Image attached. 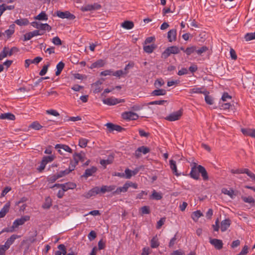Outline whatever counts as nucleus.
<instances>
[{"label":"nucleus","mask_w":255,"mask_h":255,"mask_svg":"<svg viewBox=\"0 0 255 255\" xmlns=\"http://www.w3.org/2000/svg\"><path fill=\"white\" fill-rule=\"evenodd\" d=\"M199 173H201L204 180H207L209 179L208 173L205 168L201 166L198 165L195 163L194 166L191 168L190 172V176L194 179L198 180L199 178Z\"/></svg>","instance_id":"obj_1"},{"label":"nucleus","mask_w":255,"mask_h":255,"mask_svg":"<svg viewBox=\"0 0 255 255\" xmlns=\"http://www.w3.org/2000/svg\"><path fill=\"white\" fill-rule=\"evenodd\" d=\"M83 158V155L80 153H76L73 155V160L70 162V165L68 169L65 170L61 171L65 175L69 174L70 172L74 170L76 166L78 164L79 160H82Z\"/></svg>","instance_id":"obj_2"},{"label":"nucleus","mask_w":255,"mask_h":255,"mask_svg":"<svg viewBox=\"0 0 255 255\" xmlns=\"http://www.w3.org/2000/svg\"><path fill=\"white\" fill-rule=\"evenodd\" d=\"M19 237V236L12 235L7 239L4 245H0V255H5V252L10 248V246L13 244L15 240Z\"/></svg>","instance_id":"obj_3"},{"label":"nucleus","mask_w":255,"mask_h":255,"mask_svg":"<svg viewBox=\"0 0 255 255\" xmlns=\"http://www.w3.org/2000/svg\"><path fill=\"white\" fill-rule=\"evenodd\" d=\"M180 52L179 48L176 46L167 47L162 53L161 57L164 59L168 58L171 54H177Z\"/></svg>","instance_id":"obj_4"},{"label":"nucleus","mask_w":255,"mask_h":255,"mask_svg":"<svg viewBox=\"0 0 255 255\" xmlns=\"http://www.w3.org/2000/svg\"><path fill=\"white\" fill-rule=\"evenodd\" d=\"M102 101L103 103L105 105L113 106L120 103L125 102V101L124 99H119L114 97H111L103 99Z\"/></svg>","instance_id":"obj_5"},{"label":"nucleus","mask_w":255,"mask_h":255,"mask_svg":"<svg viewBox=\"0 0 255 255\" xmlns=\"http://www.w3.org/2000/svg\"><path fill=\"white\" fill-rule=\"evenodd\" d=\"M182 115V112L181 110H178L176 112H174L170 114H169L168 116H167L165 119L170 121L173 122L175 121H177L180 119L181 116Z\"/></svg>","instance_id":"obj_6"},{"label":"nucleus","mask_w":255,"mask_h":255,"mask_svg":"<svg viewBox=\"0 0 255 255\" xmlns=\"http://www.w3.org/2000/svg\"><path fill=\"white\" fill-rule=\"evenodd\" d=\"M55 148L57 149L58 152L61 155L64 154L63 151L70 153L72 152V149L68 145L64 144H57L55 146Z\"/></svg>","instance_id":"obj_7"},{"label":"nucleus","mask_w":255,"mask_h":255,"mask_svg":"<svg viewBox=\"0 0 255 255\" xmlns=\"http://www.w3.org/2000/svg\"><path fill=\"white\" fill-rule=\"evenodd\" d=\"M30 217L29 216H24L20 218L16 219L13 223L12 228H16L19 226L23 225L26 221L29 220Z\"/></svg>","instance_id":"obj_8"},{"label":"nucleus","mask_w":255,"mask_h":255,"mask_svg":"<svg viewBox=\"0 0 255 255\" xmlns=\"http://www.w3.org/2000/svg\"><path fill=\"white\" fill-rule=\"evenodd\" d=\"M31 24L33 27L42 30H47L49 31L51 29V27L47 23H41L39 22L34 21L31 22Z\"/></svg>","instance_id":"obj_9"},{"label":"nucleus","mask_w":255,"mask_h":255,"mask_svg":"<svg viewBox=\"0 0 255 255\" xmlns=\"http://www.w3.org/2000/svg\"><path fill=\"white\" fill-rule=\"evenodd\" d=\"M122 117L123 119L126 120H136L138 118L137 114L132 112H125L122 113Z\"/></svg>","instance_id":"obj_10"},{"label":"nucleus","mask_w":255,"mask_h":255,"mask_svg":"<svg viewBox=\"0 0 255 255\" xmlns=\"http://www.w3.org/2000/svg\"><path fill=\"white\" fill-rule=\"evenodd\" d=\"M101 194L100 188L99 187H95L90 190L89 191L85 192L83 195L84 197L88 199L91 197L95 196L96 195Z\"/></svg>","instance_id":"obj_11"},{"label":"nucleus","mask_w":255,"mask_h":255,"mask_svg":"<svg viewBox=\"0 0 255 255\" xmlns=\"http://www.w3.org/2000/svg\"><path fill=\"white\" fill-rule=\"evenodd\" d=\"M56 15L57 16L61 18H67L69 19H74L75 16L73 14H71L68 11H57L56 12Z\"/></svg>","instance_id":"obj_12"},{"label":"nucleus","mask_w":255,"mask_h":255,"mask_svg":"<svg viewBox=\"0 0 255 255\" xmlns=\"http://www.w3.org/2000/svg\"><path fill=\"white\" fill-rule=\"evenodd\" d=\"M101 8V5L97 3H95L93 4H87L85 6L81 7V9L82 11H88L93 10H97Z\"/></svg>","instance_id":"obj_13"},{"label":"nucleus","mask_w":255,"mask_h":255,"mask_svg":"<svg viewBox=\"0 0 255 255\" xmlns=\"http://www.w3.org/2000/svg\"><path fill=\"white\" fill-rule=\"evenodd\" d=\"M149 152V149L145 146H142L138 147L135 151V155L137 157H139L141 156V153H142L145 154Z\"/></svg>","instance_id":"obj_14"},{"label":"nucleus","mask_w":255,"mask_h":255,"mask_svg":"<svg viewBox=\"0 0 255 255\" xmlns=\"http://www.w3.org/2000/svg\"><path fill=\"white\" fill-rule=\"evenodd\" d=\"M210 243L217 250H220L223 248V244L221 240L216 239H211Z\"/></svg>","instance_id":"obj_15"},{"label":"nucleus","mask_w":255,"mask_h":255,"mask_svg":"<svg viewBox=\"0 0 255 255\" xmlns=\"http://www.w3.org/2000/svg\"><path fill=\"white\" fill-rule=\"evenodd\" d=\"M167 38L169 42H172L176 39V30L175 29H170L167 33Z\"/></svg>","instance_id":"obj_16"},{"label":"nucleus","mask_w":255,"mask_h":255,"mask_svg":"<svg viewBox=\"0 0 255 255\" xmlns=\"http://www.w3.org/2000/svg\"><path fill=\"white\" fill-rule=\"evenodd\" d=\"M231 221L229 219L223 220L221 223V230L222 232H225L230 227Z\"/></svg>","instance_id":"obj_17"},{"label":"nucleus","mask_w":255,"mask_h":255,"mask_svg":"<svg viewBox=\"0 0 255 255\" xmlns=\"http://www.w3.org/2000/svg\"><path fill=\"white\" fill-rule=\"evenodd\" d=\"M116 186L115 185L110 186H102L100 188V191L101 194H105L106 192H111L115 189Z\"/></svg>","instance_id":"obj_18"},{"label":"nucleus","mask_w":255,"mask_h":255,"mask_svg":"<svg viewBox=\"0 0 255 255\" xmlns=\"http://www.w3.org/2000/svg\"><path fill=\"white\" fill-rule=\"evenodd\" d=\"M204 89L203 88L201 87H194L193 88L189 89L188 92L189 94H205L206 93V90H203Z\"/></svg>","instance_id":"obj_19"},{"label":"nucleus","mask_w":255,"mask_h":255,"mask_svg":"<svg viewBox=\"0 0 255 255\" xmlns=\"http://www.w3.org/2000/svg\"><path fill=\"white\" fill-rule=\"evenodd\" d=\"M242 133L248 136L255 138V129L253 128H242Z\"/></svg>","instance_id":"obj_20"},{"label":"nucleus","mask_w":255,"mask_h":255,"mask_svg":"<svg viewBox=\"0 0 255 255\" xmlns=\"http://www.w3.org/2000/svg\"><path fill=\"white\" fill-rule=\"evenodd\" d=\"M110 131L116 130L118 131H121L122 128L118 125H114L112 123H107L105 125Z\"/></svg>","instance_id":"obj_21"},{"label":"nucleus","mask_w":255,"mask_h":255,"mask_svg":"<svg viewBox=\"0 0 255 255\" xmlns=\"http://www.w3.org/2000/svg\"><path fill=\"white\" fill-rule=\"evenodd\" d=\"M106 64V62L105 60L102 59H99L97 61L92 63L91 66L89 67L91 69L96 68H100L104 66Z\"/></svg>","instance_id":"obj_22"},{"label":"nucleus","mask_w":255,"mask_h":255,"mask_svg":"<svg viewBox=\"0 0 255 255\" xmlns=\"http://www.w3.org/2000/svg\"><path fill=\"white\" fill-rule=\"evenodd\" d=\"M64 176L62 172L61 171L60 173H59L57 174L50 175L47 177V181L49 183H53L57 179H58L59 178L62 177V176Z\"/></svg>","instance_id":"obj_23"},{"label":"nucleus","mask_w":255,"mask_h":255,"mask_svg":"<svg viewBox=\"0 0 255 255\" xmlns=\"http://www.w3.org/2000/svg\"><path fill=\"white\" fill-rule=\"evenodd\" d=\"M170 167L172 170L173 173L177 176H179L181 174L177 172V166L176 162L173 160H170L169 161Z\"/></svg>","instance_id":"obj_24"},{"label":"nucleus","mask_w":255,"mask_h":255,"mask_svg":"<svg viewBox=\"0 0 255 255\" xmlns=\"http://www.w3.org/2000/svg\"><path fill=\"white\" fill-rule=\"evenodd\" d=\"M128 188L127 182H126L123 187L117 188L113 192V194H120L122 192H126L128 191Z\"/></svg>","instance_id":"obj_25"},{"label":"nucleus","mask_w":255,"mask_h":255,"mask_svg":"<svg viewBox=\"0 0 255 255\" xmlns=\"http://www.w3.org/2000/svg\"><path fill=\"white\" fill-rule=\"evenodd\" d=\"M10 204L9 203H6L2 208L0 211V218H3L5 216L6 214L8 212L9 209Z\"/></svg>","instance_id":"obj_26"},{"label":"nucleus","mask_w":255,"mask_h":255,"mask_svg":"<svg viewBox=\"0 0 255 255\" xmlns=\"http://www.w3.org/2000/svg\"><path fill=\"white\" fill-rule=\"evenodd\" d=\"M0 119L2 120H14L15 116L12 114L10 113H6L4 114H1L0 115Z\"/></svg>","instance_id":"obj_27"},{"label":"nucleus","mask_w":255,"mask_h":255,"mask_svg":"<svg viewBox=\"0 0 255 255\" xmlns=\"http://www.w3.org/2000/svg\"><path fill=\"white\" fill-rule=\"evenodd\" d=\"M151 94L154 96H164L166 94V90L162 89H156L152 91Z\"/></svg>","instance_id":"obj_28"},{"label":"nucleus","mask_w":255,"mask_h":255,"mask_svg":"<svg viewBox=\"0 0 255 255\" xmlns=\"http://www.w3.org/2000/svg\"><path fill=\"white\" fill-rule=\"evenodd\" d=\"M55 158L54 154H51L49 156H45L42 158V161L46 165L47 163L51 162Z\"/></svg>","instance_id":"obj_29"},{"label":"nucleus","mask_w":255,"mask_h":255,"mask_svg":"<svg viewBox=\"0 0 255 255\" xmlns=\"http://www.w3.org/2000/svg\"><path fill=\"white\" fill-rule=\"evenodd\" d=\"M97 171V168L95 167H92L90 168L87 169L85 170L84 176L85 177H88L90 176H92L96 171Z\"/></svg>","instance_id":"obj_30"},{"label":"nucleus","mask_w":255,"mask_h":255,"mask_svg":"<svg viewBox=\"0 0 255 255\" xmlns=\"http://www.w3.org/2000/svg\"><path fill=\"white\" fill-rule=\"evenodd\" d=\"M222 193L228 195L231 198H234L235 197L234 191L233 189L228 190L227 188H224L222 189Z\"/></svg>","instance_id":"obj_31"},{"label":"nucleus","mask_w":255,"mask_h":255,"mask_svg":"<svg viewBox=\"0 0 255 255\" xmlns=\"http://www.w3.org/2000/svg\"><path fill=\"white\" fill-rule=\"evenodd\" d=\"M114 157L110 156L107 159H103L100 161V164L106 167L107 165L110 164L113 162Z\"/></svg>","instance_id":"obj_32"},{"label":"nucleus","mask_w":255,"mask_h":255,"mask_svg":"<svg viewBox=\"0 0 255 255\" xmlns=\"http://www.w3.org/2000/svg\"><path fill=\"white\" fill-rule=\"evenodd\" d=\"M133 26V23L130 21H125L122 24V26L126 29H131Z\"/></svg>","instance_id":"obj_33"},{"label":"nucleus","mask_w":255,"mask_h":255,"mask_svg":"<svg viewBox=\"0 0 255 255\" xmlns=\"http://www.w3.org/2000/svg\"><path fill=\"white\" fill-rule=\"evenodd\" d=\"M7 56H9L8 47H4L0 53V60H2Z\"/></svg>","instance_id":"obj_34"},{"label":"nucleus","mask_w":255,"mask_h":255,"mask_svg":"<svg viewBox=\"0 0 255 255\" xmlns=\"http://www.w3.org/2000/svg\"><path fill=\"white\" fill-rule=\"evenodd\" d=\"M241 198L244 202L249 203L251 205H254L255 203V199L252 196H242Z\"/></svg>","instance_id":"obj_35"},{"label":"nucleus","mask_w":255,"mask_h":255,"mask_svg":"<svg viewBox=\"0 0 255 255\" xmlns=\"http://www.w3.org/2000/svg\"><path fill=\"white\" fill-rule=\"evenodd\" d=\"M155 44H152L150 45H146L143 46L144 51L147 53H151L153 52V50L155 48Z\"/></svg>","instance_id":"obj_36"},{"label":"nucleus","mask_w":255,"mask_h":255,"mask_svg":"<svg viewBox=\"0 0 255 255\" xmlns=\"http://www.w3.org/2000/svg\"><path fill=\"white\" fill-rule=\"evenodd\" d=\"M64 67V64L62 62H59L56 65V71L55 72V75L56 76H58L62 71Z\"/></svg>","instance_id":"obj_37"},{"label":"nucleus","mask_w":255,"mask_h":255,"mask_svg":"<svg viewBox=\"0 0 255 255\" xmlns=\"http://www.w3.org/2000/svg\"><path fill=\"white\" fill-rule=\"evenodd\" d=\"M151 247L152 248H156L159 246V243L157 236H154L152 238L150 242Z\"/></svg>","instance_id":"obj_38"},{"label":"nucleus","mask_w":255,"mask_h":255,"mask_svg":"<svg viewBox=\"0 0 255 255\" xmlns=\"http://www.w3.org/2000/svg\"><path fill=\"white\" fill-rule=\"evenodd\" d=\"M34 18L39 20H47L48 19V17L45 12L42 11L35 16Z\"/></svg>","instance_id":"obj_39"},{"label":"nucleus","mask_w":255,"mask_h":255,"mask_svg":"<svg viewBox=\"0 0 255 255\" xmlns=\"http://www.w3.org/2000/svg\"><path fill=\"white\" fill-rule=\"evenodd\" d=\"M203 216L202 213L200 211L197 210L193 213L192 215V219L195 222L197 221L198 219Z\"/></svg>","instance_id":"obj_40"},{"label":"nucleus","mask_w":255,"mask_h":255,"mask_svg":"<svg viewBox=\"0 0 255 255\" xmlns=\"http://www.w3.org/2000/svg\"><path fill=\"white\" fill-rule=\"evenodd\" d=\"M15 23L19 26H23L27 25L29 21L26 18H22L16 20Z\"/></svg>","instance_id":"obj_41"},{"label":"nucleus","mask_w":255,"mask_h":255,"mask_svg":"<svg viewBox=\"0 0 255 255\" xmlns=\"http://www.w3.org/2000/svg\"><path fill=\"white\" fill-rule=\"evenodd\" d=\"M102 84V82L100 81H97L93 84V86L95 87L94 89L93 90V92L95 93H98L101 91V85Z\"/></svg>","instance_id":"obj_42"},{"label":"nucleus","mask_w":255,"mask_h":255,"mask_svg":"<svg viewBox=\"0 0 255 255\" xmlns=\"http://www.w3.org/2000/svg\"><path fill=\"white\" fill-rule=\"evenodd\" d=\"M50 188H61V189H62L64 192L69 190L67 186H66V185L65 184H55L53 186H50Z\"/></svg>","instance_id":"obj_43"},{"label":"nucleus","mask_w":255,"mask_h":255,"mask_svg":"<svg viewBox=\"0 0 255 255\" xmlns=\"http://www.w3.org/2000/svg\"><path fill=\"white\" fill-rule=\"evenodd\" d=\"M245 39L247 41L255 39V31L254 32L247 33L246 34Z\"/></svg>","instance_id":"obj_44"},{"label":"nucleus","mask_w":255,"mask_h":255,"mask_svg":"<svg viewBox=\"0 0 255 255\" xmlns=\"http://www.w3.org/2000/svg\"><path fill=\"white\" fill-rule=\"evenodd\" d=\"M209 93L206 91V93L204 94L205 95V101L208 105H212L213 104V100L212 97L208 95Z\"/></svg>","instance_id":"obj_45"},{"label":"nucleus","mask_w":255,"mask_h":255,"mask_svg":"<svg viewBox=\"0 0 255 255\" xmlns=\"http://www.w3.org/2000/svg\"><path fill=\"white\" fill-rule=\"evenodd\" d=\"M194 52H196V46H192L190 47H188L184 50V52L187 55H190L192 53H194Z\"/></svg>","instance_id":"obj_46"},{"label":"nucleus","mask_w":255,"mask_h":255,"mask_svg":"<svg viewBox=\"0 0 255 255\" xmlns=\"http://www.w3.org/2000/svg\"><path fill=\"white\" fill-rule=\"evenodd\" d=\"M128 73V72H125L124 70H118L116 72H113L112 73V75L117 77H120L123 75H126Z\"/></svg>","instance_id":"obj_47"},{"label":"nucleus","mask_w":255,"mask_h":255,"mask_svg":"<svg viewBox=\"0 0 255 255\" xmlns=\"http://www.w3.org/2000/svg\"><path fill=\"white\" fill-rule=\"evenodd\" d=\"M88 143V140L86 138H81L79 140V145L82 147H85Z\"/></svg>","instance_id":"obj_48"},{"label":"nucleus","mask_w":255,"mask_h":255,"mask_svg":"<svg viewBox=\"0 0 255 255\" xmlns=\"http://www.w3.org/2000/svg\"><path fill=\"white\" fill-rule=\"evenodd\" d=\"M150 197L152 199L159 200L162 198V196L159 193H158L154 190Z\"/></svg>","instance_id":"obj_49"},{"label":"nucleus","mask_w":255,"mask_h":255,"mask_svg":"<svg viewBox=\"0 0 255 255\" xmlns=\"http://www.w3.org/2000/svg\"><path fill=\"white\" fill-rule=\"evenodd\" d=\"M164 84V82L162 79H157L154 82V86L156 88L161 87Z\"/></svg>","instance_id":"obj_50"},{"label":"nucleus","mask_w":255,"mask_h":255,"mask_svg":"<svg viewBox=\"0 0 255 255\" xmlns=\"http://www.w3.org/2000/svg\"><path fill=\"white\" fill-rule=\"evenodd\" d=\"M30 127L35 130H39L42 128V126L38 122H34L31 124Z\"/></svg>","instance_id":"obj_51"},{"label":"nucleus","mask_w":255,"mask_h":255,"mask_svg":"<svg viewBox=\"0 0 255 255\" xmlns=\"http://www.w3.org/2000/svg\"><path fill=\"white\" fill-rule=\"evenodd\" d=\"M208 50V48L207 46H202L199 49L197 50L196 49V52L199 55H201L204 52H205Z\"/></svg>","instance_id":"obj_52"},{"label":"nucleus","mask_w":255,"mask_h":255,"mask_svg":"<svg viewBox=\"0 0 255 255\" xmlns=\"http://www.w3.org/2000/svg\"><path fill=\"white\" fill-rule=\"evenodd\" d=\"M124 174L126 179H130L133 176L131 170L128 168L126 169Z\"/></svg>","instance_id":"obj_53"},{"label":"nucleus","mask_w":255,"mask_h":255,"mask_svg":"<svg viewBox=\"0 0 255 255\" xmlns=\"http://www.w3.org/2000/svg\"><path fill=\"white\" fill-rule=\"evenodd\" d=\"M246 168H242V169H232L231 170V172L233 174H241V173H245V171Z\"/></svg>","instance_id":"obj_54"},{"label":"nucleus","mask_w":255,"mask_h":255,"mask_svg":"<svg viewBox=\"0 0 255 255\" xmlns=\"http://www.w3.org/2000/svg\"><path fill=\"white\" fill-rule=\"evenodd\" d=\"M166 102V101H165V100H157V101H154L150 102L149 103H148V105H163Z\"/></svg>","instance_id":"obj_55"},{"label":"nucleus","mask_w":255,"mask_h":255,"mask_svg":"<svg viewBox=\"0 0 255 255\" xmlns=\"http://www.w3.org/2000/svg\"><path fill=\"white\" fill-rule=\"evenodd\" d=\"M49 66V64H48L47 65H45L43 66L42 69L39 72V75L40 76H44L46 74L47 72L48 67Z\"/></svg>","instance_id":"obj_56"},{"label":"nucleus","mask_w":255,"mask_h":255,"mask_svg":"<svg viewBox=\"0 0 255 255\" xmlns=\"http://www.w3.org/2000/svg\"><path fill=\"white\" fill-rule=\"evenodd\" d=\"M166 220V218L165 217H163L161 218L157 223L156 228L157 229H159L164 224Z\"/></svg>","instance_id":"obj_57"},{"label":"nucleus","mask_w":255,"mask_h":255,"mask_svg":"<svg viewBox=\"0 0 255 255\" xmlns=\"http://www.w3.org/2000/svg\"><path fill=\"white\" fill-rule=\"evenodd\" d=\"M52 43L56 45H61V40L58 36H55L53 37L52 39Z\"/></svg>","instance_id":"obj_58"},{"label":"nucleus","mask_w":255,"mask_h":255,"mask_svg":"<svg viewBox=\"0 0 255 255\" xmlns=\"http://www.w3.org/2000/svg\"><path fill=\"white\" fill-rule=\"evenodd\" d=\"M219 104L220 109L223 110L229 109L231 106V105L229 103H221L220 102Z\"/></svg>","instance_id":"obj_59"},{"label":"nucleus","mask_w":255,"mask_h":255,"mask_svg":"<svg viewBox=\"0 0 255 255\" xmlns=\"http://www.w3.org/2000/svg\"><path fill=\"white\" fill-rule=\"evenodd\" d=\"M14 25H12L11 26L10 28L7 29L5 31V34L7 36H9L14 33Z\"/></svg>","instance_id":"obj_60"},{"label":"nucleus","mask_w":255,"mask_h":255,"mask_svg":"<svg viewBox=\"0 0 255 255\" xmlns=\"http://www.w3.org/2000/svg\"><path fill=\"white\" fill-rule=\"evenodd\" d=\"M140 210L142 214H148L150 213L149 208L146 206L141 207Z\"/></svg>","instance_id":"obj_61"},{"label":"nucleus","mask_w":255,"mask_h":255,"mask_svg":"<svg viewBox=\"0 0 255 255\" xmlns=\"http://www.w3.org/2000/svg\"><path fill=\"white\" fill-rule=\"evenodd\" d=\"M19 51V49L16 47H13L10 50L8 49L9 56Z\"/></svg>","instance_id":"obj_62"},{"label":"nucleus","mask_w":255,"mask_h":255,"mask_svg":"<svg viewBox=\"0 0 255 255\" xmlns=\"http://www.w3.org/2000/svg\"><path fill=\"white\" fill-rule=\"evenodd\" d=\"M46 113L55 117L59 116V114L56 110H49L46 111Z\"/></svg>","instance_id":"obj_63"},{"label":"nucleus","mask_w":255,"mask_h":255,"mask_svg":"<svg viewBox=\"0 0 255 255\" xmlns=\"http://www.w3.org/2000/svg\"><path fill=\"white\" fill-rule=\"evenodd\" d=\"M58 248L62 252V254H63V255H66V250L65 247L64 245H63V244L59 245L58 246Z\"/></svg>","instance_id":"obj_64"}]
</instances>
